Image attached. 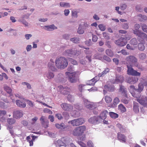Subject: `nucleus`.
<instances>
[{
    "instance_id": "79ce46f5",
    "label": "nucleus",
    "mask_w": 147,
    "mask_h": 147,
    "mask_svg": "<svg viewBox=\"0 0 147 147\" xmlns=\"http://www.w3.org/2000/svg\"><path fill=\"white\" fill-rule=\"evenodd\" d=\"M138 48L139 50L141 51L144 50L145 48L144 45L142 43H140L138 44Z\"/></svg>"
},
{
    "instance_id": "6e6d98bb",
    "label": "nucleus",
    "mask_w": 147,
    "mask_h": 147,
    "mask_svg": "<svg viewBox=\"0 0 147 147\" xmlns=\"http://www.w3.org/2000/svg\"><path fill=\"white\" fill-rule=\"evenodd\" d=\"M98 27L99 29L102 31H104L106 29L105 27L102 24L99 25Z\"/></svg>"
},
{
    "instance_id": "72a5a7b5",
    "label": "nucleus",
    "mask_w": 147,
    "mask_h": 147,
    "mask_svg": "<svg viewBox=\"0 0 147 147\" xmlns=\"http://www.w3.org/2000/svg\"><path fill=\"white\" fill-rule=\"evenodd\" d=\"M72 116L75 117H78L80 116V113L79 111H77L76 110H73L71 113Z\"/></svg>"
},
{
    "instance_id": "774afa93",
    "label": "nucleus",
    "mask_w": 147,
    "mask_h": 147,
    "mask_svg": "<svg viewBox=\"0 0 147 147\" xmlns=\"http://www.w3.org/2000/svg\"><path fill=\"white\" fill-rule=\"evenodd\" d=\"M87 144L88 147H93V143L90 141H88L87 142Z\"/></svg>"
},
{
    "instance_id": "7ed1b4c3",
    "label": "nucleus",
    "mask_w": 147,
    "mask_h": 147,
    "mask_svg": "<svg viewBox=\"0 0 147 147\" xmlns=\"http://www.w3.org/2000/svg\"><path fill=\"white\" fill-rule=\"evenodd\" d=\"M140 27V25L139 24H135L134 26V29L133 30V33L138 37L147 41V35L146 34L139 30Z\"/></svg>"
},
{
    "instance_id": "b1692460",
    "label": "nucleus",
    "mask_w": 147,
    "mask_h": 147,
    "mask_svg": "<svg viewBox=\"0 0 147 147\" xmlns=\"http://www.w3.org/2000/svg\"><path fill=\"white\" fill-rule=\"evenodd\" d=\"M48 67L49 69L52 70V71H55L57 70V69L53 63H48Z\"/></svg>"
},
{
    "instance_id": "dca6fc26",
    "label": "nucleus",
    "mask_w": 147,
    "mask_h": 147,
    "mask_svg": "<svg viewBox=\"0 0 147 147\" xmlns=\"http://www.w3.org/2000/svg\"><path fill=\"white\" fill-rule=\"evenodd\" d=\"M21 100H16V105L19 107L22 108H25L26 107V104L24 98Z\"/></svg>"
},
{
    "instance_id": "6ab92c4d",
    "label": "nucleus",
    "mask_w": 147,
    "mask_h": 147,
    "mask_svg": "<svg viewBox=\"0 0 147 147\" xmlns=\"http://www.w3.org/2000/svg\"><path fill=\"white\" fill-rule=\"evenodd\" d=\"M138 80V79L137 78L131 77L128 78L127 81L128 83L131 84H133L136 83Z\"/></svg>"
},
{
    "instance_id": "13d9d810",
    "label": "nucleus",
    "mask_w": 147,
    "mask_h": 147,
    "mask_svg": "<svg viewBox=\"0 0 147 147\" xmlns=\"http://www.w3.org/2000/svg\"><path fill=\"white\" fill-rule=\"evenodd\" d=\"M24 36L26 40H28L32 36V35L31 34H26Z\"/></svg>"
},
{
    "instance_id": "1a4fd4ad",
    "label": "nucleus",
    "mask_w": 147,
    "mask_h": 147,
    "mask_svg": "<svg viewBox=\"0 0 147 147\" xmlns=\"http://www.w3.org/2000/svg\"><path fill=\"white\" fill-rule=\"evenodd\" d=\"M85 121L83 118H79L69 121L68 123L73 126H78L84 123Z\"/></svg>"
},
{
    "instance_id": "9d476101",
    "label": "nucleus",
    "mask_w": 147,
    "mask_h": 147,
    "mask_svg": "<svg viewBox=\"0 0 147 147\" xmlns=\"http://www.w3.org/2000/svg\"><path fill=\"white\" fill-rule=\"evenodd\" d=\"M61 108L64 111H71L73 109V106L70 104L66 103H62L61 105Z\"/></svg>"
},
{
    "instance_id": "c03bdc74",
    "label": "nucleus",
    "mask_w": 147,
    "mask_h": 147,
    "mask_svg": "<svg viewBox=\"0 0 147 147\" xmlns=\"http://www.w3.org/2000/svg\"><path fill=\"white\" fill-rule=\"evenodd\" d=\"M138 42L136 38H134L130 41V44L133 45H136L138 44Z\"/></svg>"
},
{
    "instance_id": "5fc2aeb1",
    "label": "nucleus",
    "mask_w": 147,
    "mask_h": 147,
    "mask_svg": "<svg viewBox=\"0 0 147 147\" xmlns=\"http://www.w3.org/2000/svg\"><path fill=\"white\" fill-rule=\"evenodd\" d=\"M43 111L44 113H48L50 114H51L53 113L52 112L51 110L47 108L45 109Z\"/></svg>"
},
{
    "instance_id": "bf43d9fd",
    "label": "nucleus",
    "mask_w": 147,
    "mask_h": 147,
    "mask_svg": "<svg viewBox=\"0 0 147 147\" xmlns=\"http://www.w3.org/2000/svg\"><path fill=\"white\" fill-rule=\"evenodd\" d=\"M32 48L31 45H28L26 47V49L27 52H28L31 51Z\"/></svg>"
},
{
    "instance_id": "4be33fe9",
    "label": "nucleus",
    "mask_w": 147,
    "mask_h": 147,
    "mask_svg": "<svg viewBox=\"0 0 147 147\" xmlns=\"http://www.w3.org/2000/svg\"><path fill=\"white\" fill-rule=\"evenodd\" d=\"M45 30L49 31H52L57 28L54 24H52L49 26H45Z\"/></svg>"
},
{
    "instance_id": "f3484780",
    "label": "nucleus",
    "mask_w": 147,
    "mask_h": 147,
    "mask_svg": "<svg viewBox=\"0 0 147 147\" xmlns=\"http://www.w3.org/2000/svg\"><path fill=\"white\" fill-rule=\"evenodd\" d=\"M99 79V77L96 76L92 79L87 81L86 82L87 85L90 86H93L95 83Z\"/></svg>"
},
{
    "instance_id": "338daca9",
    "label": "nucleus",
    "mask_w": 147,
    "mask_h": 147,
    "mask_svg": "<svg viewBox=\"0 0 147 147\" xmlns=\"http://www.w3.org/2000/svg\"><path fill=\"white\" fill-rule=\"evenodd\" d=\"M69 61L73 65H76L78 64L77 62L75 60L70 59Z\"/></svg>"
},
{
    "instance_id": "09e8293b",
    "label": "nucleus",
    "mask_w": 147,
    "mask_h": 147,
    "mask_svg": "<svg viewBox=\"0 0 147 147\" xmlns=\"http://www.w3.org/2000/svg\"><path fill=\"white\" fill-rule=\"evenodd\" d=\"M105 99L106 102L107 103H109L111 102L112 100L111 97L109 96H105Z\"/></svg>"
},
{
    "instance_id": "bb28decb",
    "label": "nucleus",
    "mask_w": 147,
    "mask_h": 147,
    "mask_svg": "<svg viewBox=\"0 0 147 147\" xmlns=\"http://www.w3.org/2000/svg\"><path fill=\"white\" fill-rule=\"evenodd\" d=\"M138 103L134 102L133 105V110L136 113H138L139 112V108Z\"/></svg>"
},
{
    "instance_id": "c85d7f7f",
    "label": "nucleus",
    "mask_w": 147,
    "mask_h": 147,
    "mask_svg": "<svg viewBox=\"0 0 147 147\" xmlns=\"http://www.w3.org/2000/svg\"><path fill=\"white\" fill-rule=\"evenodd\" d=\"M118 110L121 113H124L126 111L125 107L122 104H120L118 107Z\"/></svg>"
},
{
    "instance_id": "a19ab883",
    "label": "nucleus",
    "mask_w": 147,
    "mask_h": 147,
    "mask_svg": "<svg viewBox=\"0 0 147 147\" xmlns=\"http://www.w3.org/2000/svg\"><path fill=\"white\" fill-rule=\"evenodd\" d=\"M138 16L141 19H140V20L141 21H142L143 20H147V16L145 15L139 14L138 15Z\"/></svg>"
},
{
    "instance_id": "a878e982",
    "label": "nucleus",
    "mask_w": 147,
    "mask_h": 147,
    "mask_svg": "<svg viewBox=\"0 0 147 147\" xmlns=\"http://www.w3.org/2000/svg\"><path fill=\"white\" fill-rule=\"evenodd\" d=\"M108 113L107 111H105L101 113L100 115V118L102 120L105 119L107 117V114Z\"/></svg>"
},
{
    "instance_id": "f8f14e48",
    "label": "nucleus",
    "mask_w": 147,
    "mask_h": 147,
    "mask_svg": "<svg viewBox=\"0 0 147 147\" xmlns=\"http://www.w3.org/2000/svg\"><path fill=\"white\" fill-rule=\"evenodd\" d=\"M40 123L45 128H46L48 127L49 121L47 117L44 116H42L40 119Z\"/></svg>"
},
{
    "instance_id": "c9c22d12",
    "label": "nucleus",
    "mask_w": 147,
    "mask_h": 147,
    "mask_svg": "<svg viewBox=\"0 0 147 147\" xmlns=\"http://www.w3.org/2000/svg\"><path fill=\"white\" fill-rule=\"evenodd\" d=\"M94 57L95 59L103 61V57L102 56V55L98 53H96L94 55Z\"/></svg>"
},
{
    "instance_id": "0eeeda50",
    "label": "nucleus",
    "mask_w": 147,
    "mask_h": 147,
    "mask_svg": "<svg viewBox=\"0 0 147 147\" xmlns=\"http://www.w3.org/2000/svg\"><path fill=\"white\" fill-rule=\"evenodd\" d=\"M84 106L86 108L90 109H94L98 106V103L90 102L88 101L86 99L84 100Z\"/></svg>"
},
{
    "instance_id": "393cba45",
    "label": "nucleus",
    "mask_w": 147,
    "mask_h": 147,
    "mask_svg": "<svg viewBox=\"0 0 147 147\" xmlns=\"http://www.w3.org/2000/svg\"><path fill=\"white\" fill-rule=\"evenodd\" d=\"M119 92H121L123 95L126 96V90L124 86L122 85H120Z\"/></svg>"
},
{
    "instance_id": "2eb2a0df",
    "label": "nucleus",
    "mask_w": 147,
    "mask_h": 147,
    "mask_svg": "<svg viewBox=\"0 0 147 147\" xmlns=\"http://www.w3.org/2000/svg\"><path fill=\"white\" fill-rule=\"evenodd\" d=\"M89 122L94 124L99 123L100 122V118L98 117H93L90 118L88 120Z\"/></svg>"
},
{
    "instance_id": "cd10ccee",
    "label": "nucleus",
    "mask_w": 147,
    "mask_h": 147,
    "mask_svg": "<svg viewBox=\"0 0 147 147\" xmlns=\"http://www.w3.org/2000/svg\"><path fill=\"white\" fill-rule=\"evenodd\" d=\"M55 126L57 128L61 129H64L66 127V125L63 123H61L60 124H56Z\"/></svg>"
},
{
    "instance_id": "39448f33",
    "label": "nucleus",
    "mask_w": 147,
    "mask_h": 147,
    "mask_svg": "<svg viewBox=\"0 0 147 147\" xmlns=\"http://www.w3.org/2000/svg\"><path fill=\"white\" fill-rule=\"evenodd\" d=\"M65 73L68 76L69 81L71 83H76L78 80V76L75 72H66Z\"/></svg>"
},
{
    "instance_id": "412c9836",
    "label": "nucleus",
    "mask_w": 147,
    "mask_h": 147,
    "mask_svg": "<svg viewBox=\"0 0 147 147\" xmlns=\"http://www.w3.org/2000/svg\"><path fill=\"white\" fill-rule=\"evenodd\" d=\"M45 75L48 79H51L53 78L54 77V73L49 71L46 72Z\"/></svg>"
},
{
    "instance_id": "aec40b11",
    "label": "nucleus",
    "mask_w": 147,
    "mask_h": 147,
    "mask_svg": "<svg viewBox=\"0 0 147 147\" xmlns=\"http://www.w3.org/2000/svg\"><path fill=\"white\" fill-rule=\"evenodd\" d=\"M124 79L122 76L118 75L116 77L115 80L113 82V83H121L123 81Z\"/></svg>"
},
{
    "instance_id": "f257e3e1",
    "label": "nucleus",
    "mask_w": 147,
    "mask_h": 147,
    "mask_svg": "<svg viewBox=\"0 0 147 147\" xmlns=\"http://www.w3.org/2000/svg\"><path fill=\"white\" fill-rule=\"evenodd\" d=\"M129 89L132 96L136 98L137 101L141 105L147 107V95L146 96H141L140 93L136 94L134 93V90H136V89L135 88L134 86H130Z\"/></svg>"
},
{
    "instance_id": "ea45409f",
    "label": "nucleus",
    "mask_w": 147,
    "mask_h": 147,
    "mask_svg": "<svg viewBox=\"0 0 147 147\" xmlns=\"http://www.w3.org/2000/svg\"><path fill=\"white\" fill-rule=\"evenodd\" d=\"M109 114L110 116L113 118L116 119L118 117V115L117 114L113 112H109Z\"/></svg>"
},
{
    "instance_id": "e2e57ef3",
    "label": "nucleus",
    "mask_w": 147,
    "mask_h": 147,
    "mask_svg": "<svg viewBox=\"0 0 147 147\" xmlns=\"http://www.w3.org/2000/svg\"><path fill=\"white\" fill-rule=\"evenodd\" d=\"M92 40L94 42H96L98 40V37L92 34Z\"/></svg>"
},
{
    "instance_id": "5701e85b",
    "label": "nucleus",
    "mask_w": 147,
    "mask_h": 147,
    "mask_svg": "<svg viewBox=\"0 0 147 147\" xmlns=\"http://www.w3.org/2000/svg\"><path fill=\"white\" fill-rule=\"evenodd\" d=\"M118 139L122 142H125L126 141V137L125 136L120 133L118 134Z\"/></svg>"
},
{
    "instance_id": "2f4dec72",
    "label": "nucleus",
    "mask_w": 147,
    "mask_h": 147,
    "mask_svg": "<svg viewBox=\"0 0 147 147\" xmlns=\"http://www.w3.org/2000/svg\"><path fill=\"white\" fill-rule=\"evenodd\" d=\"M73 51L71 49H67L65 51L64 54L65 55H73Z\"/></svg>"
},
{
    "instance_id": "20e7f679",
    "label": "nucleus",
    "mask_w": 147,
    "mask_h": 147,
    "mask_svg": "<svg viewBox=\"0 0 147 147\" xmlns=\"http://www.w3.org/2000/svg\"><path fill=\"white\" fill-rule=\"evenodd\" d=\"M86 129L85 126H81L75 128L73 130L72 134L74 136H78L82 134Z\"/></svg>"
},
{
    "instance_id": "e433bc0d",
    "label": "nucleus",
    "mask_w": 147,
    "mask_h": 147,
    "mask_svg": "<svg viewBox=\"0 0 147 147\" xmlns=\"http://www.w3.org/2000/svg\"><path fill=\"white\" fill-rule=\"evenodd\" d=\"M7 121L9 125L13 124L16 122L15 120L12 118H8Z\"/></svg>"
},
{
    "instance_id": "69168bd1",
    "label": "nucleus",
    "mask_w": 147,
    "mask_h": 147,
    "mask_svg": "<svg viewBox=\"0 0 147 147\" xmlns=\"http://www.w3.org/2000/svg\"><path fill=\"white\" fill-rule=\"evenodd\" d=\"M72 15L75 18H77L78 17L77 13L76 11H72Z\"/></svg>"
},
{
    "instance_id": "37998d69",
    "label": "nucleus",
    "mask_w": 147,
    "mask_h": 147,
    "mask_svg": "<svg viewBox=\"0 0 147 147\" xmlns=\"http://www.w3.org/2000/svg\"><path fill=\"white\" fill-rule=\"evenodd\" d=\"M4 89L9 94H10L12 92L11 89L7 86H5Z\"/></svg>"
},
{
    "instance_id": "49530a36",
    "label": "nucleus",
    "mask_w": 147,
    "mask_h": 147,
    "mask_svg": "<svg viewBox=\"0 0 147 147\" xmlns=\"http://www.w3.org/2000/svg\"><path fill=\"white\" fill-rule=\"evenodd\" d=\"M70 40L75 43H78L79 42V39L78 38H70Z\"/></svg>"
},
{
    "instance_id": "ddd939ff",
    "label": "nucleus",
    "mask_w": 147,
    "mask_h": 147,
    "mask_svg": "<svg viewBox=\"0 0 147 147\" xmlns=\"http://www.w3.org/2000/svg\"><path fill=\"white\" fill-rule=\"evenodd\" d=\"M58 142L61 143L60 144L61 146H68L69 144L70 143L69 139L68 138H63L61 139V140H59L58 141Z\"/></svg>"
},
{
    "instance_id": "4468645a",
    "label": "nucleus",
    "mask_w": 147,
    "mask_h": 147,
    "mask_svg": "<svg viewBox=\"0 0 147 147\" xmlns=\"http://www.w3.org/2000/svg\"><path fill=\"white\" fill-rule=\"evenodd\" d=\"M115 43L120 47H122L125 45L127 43V42L125 40L124 38L121 37L119 39L115 41Z\"/></svg>"
},
{
    "instance_id": "8fccbe9b",
    "label": "nucleus",
    "mask_w": 147,
    "mask_h": 147,
    "mask_svg": "<svg viewBox=\"0 0 147 147\" xmlns=\"http://www.w3.org/2000/svg\"><path fill=\"white\" fill-rule=\"evenodd\" d=\"M103 61L104 60H105L109 62H111V59L110 58L105 55H104L103 56Z\"/></svg>"
},
{
    "instance_id": "4c0bfd02",
    "label": "nucleus",
    "mask_w": 147,
    "mask_h": 147,
    "mask_svg": "<svg viewBox=\"0 0 147 147\" xmlns=\"http://www.w3.org/2000/svg\"><path fill=\"white\" fill-rule=\"evenodd\" d=\"M105 52L107 55L110 57H112L113 56L114 54L113 52L110 49H108L106 50Z\"/></svg>"
},
{
    "instance_id": "4d7b16f0",
    "label": "nucleus",
    "mask_w": 147,
    "mask_h": 147,
    "mask_svg": "<svg viewBox=\"0 0 147 147\" xmlns=\"http://www.w3.org/2000/svg\"><path fill=\"white\" fill-rule=\"evenodd\" d=\"M22 84L24 86H26L27 88L28 89H30L31 88V86L29 83H28L24 82H22Z\"/></svg>"
},
{
    "instance_id": "680f3d73",
    "label": "nucleus",
    "mask_w": 147,
    "mask_h": 147,
    "mask_svg": "<svg viewBox=\"0 0 147 147\" xmlns=\"http://www.w3.org/2000/svg\"><path fill=\"white\" fill-rule=\"evenodd\" d=\"M127 6L125 4H121L120 6V9L122 10H124L127 8Z\"/></svg>"
},
{
    "instance_id": "3c124183",
    "label": "nucleus",
    "mask_w": 147,
    "mask_h": 147,
    "mask_svg": "<svg viewBox=\"0 0 147 147\" xmlns=\"http://www.w3.org/2000/svg\"><path fill=\"white\" fill-rule=\"evenodd\" d=\"M68 96H67V98L68 100L71 102H73L74 101L73 97L71 95L69 94H67Z\"/></svg>"
},
{
    "instance_id": "f704fd0d",
    "label": "nucleus",
    "mask_w": 147,
    "mask_h": 147,
    "mask_svg": "<svg viewBox=\"0 0 147 147\" xmlns=\"http://www.w3.org/2000/svg\"><path fill=\"white\" fill-rule=\"evenodd\" d=\"M105 89H107V90L110 91H113L114 89V87L113 85L111 86L105 85Z\"/></svg>"
},
{
    "instance_id": "c756f323",
    "label": "nucleus",
    "mask_w": 147,
    "mask_h": 147,
    "mask_svg": "<svg viewBox=\"0 0 147 147\" xmlns=\"http://www.w3.org/2000/svg\"><path fill=\"white\" fill-rule=\"evenodd\" d=\"M109 69L106 68L105 69V70L99 74L97 76L99 78L100 77L104 76L106 74L109 72Z\"/></svg>"
},
{
    "instance_id": "473e14b6",
    "label": "nucleus",
    "mask_w": 147,
    "mask_h": 147,
    "mask_svg": "<svg viewBox=\"0 0 147 147\" xmlns=\"http://www.w3.org/2000/svg\"><path fill=\"white\" fill-rule=\"evenodd\" d=\"M60 6L61 7H70L69 3L64 2H61L59 3Z\"/></svg>"
},
{
    "instance_id": "603ef678",
    "label": "nucleus",
    "mask_w": 147,
    "mask_h": 147,
    "mask_svg": "<svg viewBox=\"0 0 147 147\" xmlns=\"http://www.w3.org/2000/svg\"><path fill=\"white\" fill-rule=\"evenodd\" d=\"M26 102L27 104L31 107H33L34 106V102L30 100H27Z\"/></svg>"
},
{
    "instance_id": "a211bd4d",
    "label": "nucleus",
    "mask_w": 147,
    "mask_h": 147,
    "mask_svg": "<svg viewBox=\"0 0 147 147\" xmlns=\"http://www.w3.org/2000/svg\"><path fill=\"white\" fill-rule=\"evenodd\" d=\"M23 115L22 112L21 110L15 111L13 113V117L16 119L21 117Z\"/></svg>"
},
{
    "instance_id": "f03ea898",
    "label": "nucleus",
    "mask_w": 147,
    "mask_h": 147,
    "mask_svg": "<svg viewBox=\"0 0 147 147\" xmlns=\"http://www.w3.org/2000/svg\"><path fill=\"white\" fill-rule=\"evenodd\" d=\"M55 63L57 67L60 69L65 68L68 64L67 61L65 58L64 57L57 58Z\"/></svg>"
},
{
    "instance_id": "052dcab7",
    "label": "nucleus",
    "mask_w": 147,
    "mask_h": 147,
    "mask_svg": "<svg viewBox=\"0 0 147 147\" xmlns=\"http://www.w3.org/2000/svg\"><path fill=\"white\" fill-rule=\"evenodd\" d=\"M123 28L125 30H127L129 28L128 24L127 23H124L122 25Z\"/></svg>"
},
{
    "instance_id": "864d4df0",
    "label": "nucleus",
    "mask_w": 147,
    "mask_h": 147,
    "mask_svg": "<svg viewBox=\"0 0 147 147\" xmlns=\"http://www.w3.org/2000/svg\"><path fill=\"white\" fill-rule=\"evenodd\" d=\"M119 102V98L117 97L115 98L113 100V104L115 105H117Z\"/></svg>"
},
{
    "instance_id": "423d86ee",
    "label": "nucleus",
    "mask_w": 147,
    "mask_h": 147,
    "mask_svg": "<svg viewBox=\"0 0 147 147\" xmlns=\"http://www.w3.org/2000/svg\"><path fill=\"white\" fill-rule=\"evenodd\" d=\"M125 60L127 63L130 64H134V66L138 67V68H140L138 66L137 59L134 56L132 55L128 56L126 57Z\"/></svg>"
},
{
    "instance_id": "9b49d317",
    "label": "nucleus",
    "mask_w": 147,
    "mask_h": 147,
    "mask_svg": "<svg viewBox=\"0 0 147 147\" xmlns=\"http://www.w3.org/2000/svg\"><path fill=\"white\" fill-rule=\"evenodd\" d=\"M58 88L61 93L65 95L69 94L71 91L70 88L67 86L60 85L58 86Z\"/></svg>"
},
{
    "instance_id": "0e129e2a",
    "label": "nucleus",
    "mask_w": 147,
    "mask_h": 147,
    "mask_svg": "<svg viewBox=\"0 0 147 147\" xmlns=\"http://www.w3.org/2000/svg\"><path fill=\"white\" fill-rule=\"evenodd\" d=\"M74 107L78 111H80L82 109V106H80L77 104L75 105L74 106Z\"/></svg>"
},
{
    "instance_id": "7c9ffc66",
    "label": "nucleus",
    "mask_w": 147,
    "mask_h": 147,
    "mask_svg": "<svg viewBox=\"0 0 147 147\" xmlns=\"http://www.w3.org/2000/svg\"><path fill=\"white\" fill-rule=\"evenodd\" d=\"M84 28H83V26L81 24H80L78 30L77 32L80 34H82L84 32Z\"/></svg>"
},
{
    "instance_id": "6e6552de",
    "label": "nucleus",
    "mask_w": 147,
    "mask_h": 147,
    "mask_svg": "<svg viewBox=\"0 0 147 147\" xmlns=\"http://www.w3.org/2000/svg\"><path fill=\"white\" fill-rule=\"evenodd\" d=\"M127 74L128 75L133 76H140V73L134 69L131 65H127Z\"/></svg>"
},
{
    "instance_id": "de8ad7c7",
    "label": "nucleus",
    "mask_w": 147,
    "mask_h": 147,
    "mask_svg": "<svg viewBox=\"0 0 147 147\" xmlns=\"http://www.w3.org/2000/svg\"><path fill=\"white\" fill-rule=\"evenodd\" d=\"M146 56L145 53H141L139 54V58L143 60L146 58Z\"/></svg>"
},
{
    "instance_id": "58836bf2",
    "label": "nucleus",
    "mask_w": 147,
    "mask_h": 147,
    "mask_svg": "<svg viewBox=\"0 0 147 147\" xmlns=\"http://www.w3.org/2000/svg\"><path fill=\"white\" fill-rule=\"evenodd\" d=\"M144 86L143 84L142 83H139L138 86V88L136 89V90L139 92L142 91L144 89Z\"/></svg>"
},
{
    "instance_id": "a18cd8bd",
    "label": "nucleus",
    "mask_w": 147,
    "mask_h": 147,
    "mask_svg": "<svg viewBox=\"0 0 147 147\" xmlns=\"http://www.w3.org/2000/svg\"><path fill=\"white\" fill-rule=\"evenodd\" d=\"M141 25L143 31L147 33V26L144 24H141Z\"/></svg>"
}]
</instances>
